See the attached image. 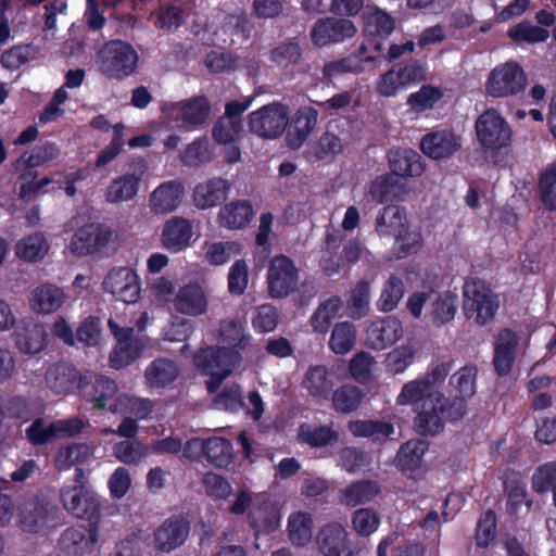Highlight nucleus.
<instances>
[{"mask_svg": "<svg viewBox=\"0 0 556 556\" xmlns=\"http://www.w3.org/2000/svg\"><path fill=\"white\" fill-rule=\"evenodd\" d=\"M240 253L241 247L235 241L207 242L204 245V260L213 266L224 265Z\"/></svg>", "mask_w": 556, "mask_h": 556, "instance_id": "55", "label": "nucleus"}, {"mask_svg": "<svg viewBox=\"0 0 556 556\" xmlns=\"http://www.w3.org/2000/svg\"><path fill=\"white\" fill-rule=\"evenodd\" d=\"M65 294L56 286L42 285L33 290L29 304L34 312L49 314L58 311L64 303Z\"/></svg>", "mask_w": 556, "mask_h": 556, "instance_id": "38", "label": "nucleus"}, {"mask_svg": "<svg viewBox=\"0 0 556 556\" xmlns=\"http://www.w3.org/2000/svg\"><path fill=\"white\" fill-rule=\"evenodd\" d=\"M289 123L288 109L280 103H270L249 115V128L264 139H276Z\"/></svg>", "mask_w": 556, "mask_h": 556, "instance_id": "8", "label": "nucleus"}, {"mask_svg": "<svg viewBox=\"0 0 556 556\" xmlns=\"http://www.w3.org/2000/svg\"><path fill=\"white\" fill-rule=\"evenodd\" d=\"M477 369L473 366H464L450 379L451 401H462L464 415L467 409V400L476 393Z\"/></svg>", "mask_w": 556, "mask_h": 556, "instance_id": "37", "label": "nucleus"}, {"mask_svg": "<svg viewBox=\"0 0 556 556\" xmlns=\"http://www.w3.org/2000/svg\"><path fill=\"white\" fill-rule=\"evenodd\" d=\"M406 224L408 222L405 210L396 205H388L378 213L375 229L380 237H391Z\"/></svg>", "mask_w": 556, "mask_h": 556, "instance_id": "43", "label": "nucleus"}, {"mask_svg": "<svg viewBox=\"0 0 556 556\" xmlns=\"http://www.w3.org/2000/svg\"><path fill=\"white\" fill-rule=\"evenodd\" d=\"M112 239L111 229L98 223L87 224L72 237L68 250L76 256H86L104 249Z\"/></svg>", "mask_w": 556, "mask_h": 556, "instance_id": "13", "label": "nucleus"}, {"mask_svg": "<svg viewBox=\"0 0 556 556\" xmlns=\"http://www.w3.org/2000/svg\"><path fill=\"white\" fill-rule=\"evenodd\" d=\"M138 62L135 49L122 40H111L97 53L98 70L108 78L123 79L130 76Z\"/></svg>", "mask_w": 556, "mask_h": 556, "instance_id": "5", "label": "nucleus"}, {"mask_svg": "<svg viewBox=\"0 0 556 556\" xmlns=\"http://www.w3.org/2000/svg\"><path fill=\"white\" fill-rule=\"evenodd\" d=\"M380 492L379 485L372 481H359L353 483L340 493L341 504L355 507L370 502Z\"/></svg>", "mask_w": 556, "mask_h": 556, "instance_id": "50", "label": "nucleus"}, {"mask_svg": "<svg viewBox=\"0 0 556 556\" xmlns=\"http://www.w3.org/2000/svg\"><path fill=\"white\" fill-rule=\"evenodd\" d=\"M267 282L269 294L273 298L288 296L298 288V268L289 257L275 256L269 263Z\"/></svg>", "mask_w": 556, "mask_h": 556, "instance_id": "11", "label": "nucleus"}, {"mask_svg": "<svg viewBox=\"0 0 556 556\" xmlns=\"http://www.w3.org/2000/svg\"><path fill=\"white\" fill-rule=\"evenodd\" d=\"M108 325L117 340L110 354V364L116 369L126 367L140 356L146 342L142 338L134 337V329L130 327L121 328L113 319H109Z\"/></svg>", "mask_w": 556, "mask_h": 556, "instance_id": "10", "label": "nucleus"}, {"mask_svg": "<svg viewBox=\"0 0 556 556\" xmlns=\"http://www.w3.org/2000/svg\"><path fill=\"white\" fill-rule=\"evenodd\" d=\"M356 31V26L350 20L324 17L314 24L311 39L315 46L324 47L350 39L355 36Z\"/></svg>", "mask_w": 556, "mask_h": 556, "instance_id": "14", "label": "nucleus"}, {"mask_svg": "<svg viewBox=\"0 0 556 556\" xmlns=\"http://www.w3.org/2000/svg\"><path fill=\"white\" fill-rule=\"evenodd\" d=\"M403 332V325L399 318H378L370 321L365 329L366 345L372 350H384L399 341Z\"/></svg>", "mask_w": 556, "mask_h": 556, "instance_id": "15", "label": "nucleus"}, {"mask_svg": "<svg viewBox=\"0 0 556 556\" xmlns=\"http://www.w3.org/2000/svg\"><path fill=\"white\" fill-rule=\"evenodd\" d=\"M93 457V448L86 443H71L61 446L54 455V466L58 470H68L72 467L88 464Z\"/></svg>", "mask_w": 556, "mask_h": 556, "instance_id": "35", "label": "nucleus"}, {"mask_svg": "<svg viewBox=\"0 0 556 556\" xmlns=\"http://www.w3.org/2000/svg\"><path fill=\"white\" fill-rule=\"evenodd\" d=\"M458 307V296L451 291H444L432 296L430 308L425 315L435 326H443L452 321Z\"/></svg>", "mask_w": 556, "mask_h": 556, "instance_id": "32", "label": "nucleus"}, {"mask_svg": "<svg viewBox=\"0 0 556 556\" xmlns=\"http://www.w3.org/2000/svg\"><path fill=\"white\" fill-rule=\"evenodd\" d=\"M521 351V337L510 329L502 330L494 343L493 364L500 376L507 375Z\"/></svg>", "mask_w": 556, "mask_h": 556, "instance_id": "21", "label": "nucleus"}, {"mask_svg": "<svg viewBox=\"0 0 556 556\" xmlns=\"http://www.w3.org/2000/svg\"><path fill=\"white\" fill-rule=\"evenodd\" d=\"M498 307V295L484 280L469 279L464 283L462 309L467 319L485 326L495 318Z\"/></svg>", "mask_w": 556, "mask_h": 556, "instance_id": "4", "label": "nucleus"}, {"mask_svg": "<svg viewBox=\"0 0 556 556\" xmlns=\"http://www.w3.org/2000/svg\"><path fill=\"white\" fill-rule=\"evenodd\" d=\"M180 376L179 365L169 358L159 357L151 362L144 371L147 386L151 389H164Z\"/></svg>", "mask_w": 556, "mask_h": 556, "instance_id": "31", "label": "nucleus"}, {"mask_svg": "<svg viewBox=\"0 0 556 556\" xmlns=\"http://www.w3.org/2000/svg\"><path fill=\"white\" fill-rule=\"evenodd\" d=\"M392 175L396 177H415L424 172L421 156L412 149H399L389 152Z\"/></svg>", "mask_w": 556, "mask_h": 556, "instance_id": "34", "label": "nucleus"}, {"mask_svg": "<svg viewBox=\"0 0 556 556\" xmlns=\"http://www.w3.org/2000/svg\"><path fill=\"white\" fill-rule=\"evenodd\" d=\"M49 251V243L41 232L22 238L15 245V254L26 262L41 261Z\"/></svg>", "mask_w": 556, "mask_h": 556, "instance_id": "48", "label": "nucleus"}, {"mask_svg": "<svg viewBox=\"0 0 556 556\" xmlns=\"http://www.w3.org/2000/svg\"><path fill=\"white\" fill-rule=\"evenodd\" d=\"M460 146L459 137L447 130H438L429 134L420 142L424 153L434 160L450 157Z\"/></svg>", "mask_w": 556, "mask_h": 556, "instance_id": "30", "label": "nucleus"}, {"mask_svg": "<svg viewBox=\"0 0 556 556\" xmlns=\"http://www.w3.org/2000/svg\"><path fill=\"white\" fill-rule=\"evenodd\" d=\"M59 497L63 508L75 518L90 521L100 514L99 495L88 485L81 468L75 470L73 484L60 489Z\"/></svg>", "mask_w": 556, "mask_h": 556, "instance_id": "3", "label": "nucleus"}, {"mask_svg": "<svg viewBox=\"0 0 556 556\" xmlns=\"http://www.w3.org/2000/svg\"><path fill=\"white\" fill-rule=\"evenodd\" d=\"M431 391L421 377L405 382L396 396V404L401 406L419 407L424 401L427 400L429 394L434 393Z\"/></svg>", "mask_w": 556, "mask_h": 556, "instance_id": "53", "label": "nucleus"}, {"mask_svg": "<svg viewBox=\"0 0 556 556\" xmlns=\"http://www.w3.org/2000/svg\"><path fill=\"white\" fill-rule=\"evenodd\" d=\"M109 410L113 414L127 415L136 420H141L151 413L152 405L149 400L118 394L109 406Z\"/></svg>", "mask_w": 556, "mask_h": 556, "instance_id": "46", "label": "nucleus"}, {"mask_svg": "<svg viewBox=\"0 0 556 556\" xmlns=\"http://www.w3.org/2000/svg\"><path fill=\"white\" fill-rule=\"evenodd\" d=\"M404 294V283L401 278L391 276L384 282L380 296L377 301V307L380 312H392L400 303Z\"/></svg>", "mask_w": 556, "mask_h": 556, "instance_id": "56", "label": "nucleus"}, {"mask_svg": "<svg viewBox=\"0 0 556 556\" xmlns=\"http://www.w3.org/2000/svg\"><path fill=\"white\" fill-rule=\"evenodd\" d=\"M80 377L73 366L59 363L47 370L46 383L55 394H66L78 387Z\"/></svg>", "mask_w": 556, "mask_h": 556, "instance_id": "33", "label": "nucleus"}, {"mask_svg": "<svg viewBox=\"0 0 556 556\" xmlns=\"http://www.w3.org/2000/svg\"><path fill=\"white\" fill-rule=\"evenodd\" d=\"M162 110L185 124L199 126L207 119L211 106L205 97H195L186 101L166 103Z\"/></svg>", "mask_w": 556, "mask_h": 556, "instance_id": "22", "label": "nucleus"}, {"mask_svg": "<svg viewBox=\"0 0 556 556\" xmlns=\"http://www.w3.org/2000/svg\"><path fill=\"white\" fill-rule=\"evenodd\" d=\"M99 531L93 526H74L63 531L59 544L70 556H85L94 551Z\"/></svg>", "mask_w": 556, "mask_h": 556, "instance_id": "17", "label": "nucleus"}, {"mask_svg": "<svg viewBox=\"0 0 556 556\" xmlns=\"http://www.w3.org/2000/svg\"><path fill=\"white\" fill-rule=\"evenodd\" d=\"M205 458L216 467H226L232 458V445L223 438L206 440Z\"/></svg>", "mask_w": 556, "mask_h": 556, "instance_id": "60", "label": "nucleus"}, {"mask_svg": "<svg viewBox=\"0 0 556 556\" xmlns=\"http://www.w3.org/2000/svg\"><path fill=\"white\" fill-rule=\"evenodd\" d=\"M349 430L354 437L381 440L394 433V426L381 420H353L349 424Z\"/></svg>", "mask_w": 556, "mask_h": 556, "instance_id": "54", "label": "nucleus"}, {"mask_svg": "<svg viewBox=\"0 0 556 556\" xmlns=\"http://www.w3.org/2000/svg\"><path fill=\"white\" fill-rule=\"evenodd\" d=\"M528 84L525 71L515 62H506L494 67L485 83L488 94L505 98L523 91Z\"/></svg>", "mask_w": 556, "mask_h": 556, "instance_id": "6", "label": "nucleus"}, {"mask_svg": "<svg viewBox=\"0 0 556 556\" xmlns=\"http://www.w3.org/2000/svg\"><path fill=\"white\" fill-rule=\"evenodd\" d=\"M176 312L197 317L206 313L208 307L207 296L203 287L198 282H188L181 286L173 298Z\"/></svg>", "mask_w": 556, "mask_h": 556, "instance_id": "20", "label": "nucleus"}, {"mask_svg": "<svg viewBox=\"0 0 556 556\" xmlns=\"http://www.w3.org/2000/svg\"><path fill=\"white\" fill-rule=\"evenodd\" d=\"M334 383V374L324 365L309 366L302 380L303 389L317 403H325L329 400Z\"/></svg>", "mask_w": 556, "mask_h": 556, "instance_id": "24", "label": "nucleus"}, {"mask_svg": "<svg viewBox=\"0 0 556 556\" xmlns=\"http://www.w3.org/2000/svg\"><path fill=\"white\" fill-rule=\"evenodd\" d=\"M53 508L48 503L28 501L23 504L18 517L22 528L28 532H37L49 521Z\"/></svg>", "mask_w": 556, "mask_h": 556, "instance_id": "36", "label": "nucleus"}, {"mask_svg": "<svg viewBox=\"0 0 556 556\" xmlns=\"http://www.w3.org/2000/svg\"><path fill=\"white\" fill-rule=\"evenodd\" d=\"M342 305V300L336 295H332L320 302L309 319V324L314 332L326 334L332 320L341 311Z\"/></svg>", "mask_w": 556, "mask_h": 556, "instance_id": "44", "label": "nucleus"}, {"mask_svg": "<svg viewBox=\"0 0 556 556\" xmlns=\"http://www.w3.org/2000/svg\"><path fill=\"white\" fill-rule=\"evenodd\" d=\"M243 131L241 119H230L222 116L215 123L212 135L216 142L220 144L232 143Z\"/></svg>", "mask_w": 556, "mask_h": 556, "instance_id": "62", "label": "nucleus"}, {"mask_svg": "<svg viewBox=\"0 0 556 556\" xmlns=\"http://www.w3.org/2000/svg\"><path fill=\"white\" fill-rule=\"evenodd\" d=\"M414 409V428L422 435L439 434L446 421H457L464 417L462 401H450L440 391L429 394L427 400Z\"/></svg>", "mask_w": 556, "mask_h": 556, "instance_id": "2", "label": "nucleus"}, {"mask_svg": "<svg viewBox=\"0 0 556 556\" xmlns=\"http://www.w3.org/2000/svg\"><path fill=\"white\" fill-rule=\"evenodd\" d=\"M370 283L361 280L352 289L349 300L350 317L361 319L365 317L370 309Z\"/></svg>", "mask_w": 556, "mask_h": 556, "instance_id": "57", "label": "nucleus"}, {"mask_svg": "<svg viewBox=\"0 0 556 556\" xmlns=\"http://www.w3.org/2000/svg\"><path fill=\"white\" fill-rule=\"evenodd\" d=\"M60 148L53 142H46L37 146L31 153H24L13 163L14 170H22L27 167H38L58 159Z\"/></svg>", "mask_w": 556, "mask_h": 556, "instance_id": "51", "label": "nucleus"}, {"mask_svg": "<svg viewBox=\"0 0 556 556\" xmlns=\"http://www.w3.org/2000/svg\"><path fill=\"white\" fill-rule=\"evenodd\" d=\"M103 290L117 301L136 303L140 298L141 280L137 271L128 266L113 267L102 282Z\"/></svg>", "mask_w": 556, "mask_h": 556, "instance_id": "9", "label": "nucleus"}, {"mask_svg": "<svg viewBox=\"0 0 556 556\" xmlns=\"http://www.w3.org/2000/svg\"><path fill=\"white\" fill-rule=\"evenodd\" d=\"M78 388L81 396L92 403L96 408L108 409L109 400L116 397L117 386L115 381L105 376L87 374L80 377Z\"/></svg>", "mask_w": 556, "mask_h": 556, "instance_id": "16", "label": "nucleus"}, {"mask_svg": "<svg viewBox=\"0 0 556 556\" xmlns=\"http://www.w3.org/2000/svg\"><path fill=\"white\" fill-rule=\"evenodd\" d=\"M394 29L393 18L379 9L365 12V31L369 35L388 36Z\"/></svg>", "mask_w": 556, "mask_h": 556, "instance_id": "61", "label": "nucleus"}, {"mask_svg": "<svg viewBox=\"0 0 556 556\" xmlns=\"http://www.w3.org/2000/svg\"><path fill=\"white\" fill-rule=\"evenodd\" d=\"M479 143L486 150H500L507 147L513 137L508 123L496 110H488L476 122Z\"/></svg>", "mask_w": 556, "mask_h": 556, "instance_id": "7", "label": "nucleus"}, {"mask_svg": "<svg viewBox=\"0 0 556 556\" xmlns=\"http://www.w3.org/2000/svg\"><path fill=\"white\" fill-rule=\"evenodd\" d=\"M426 70L419 63L393 66L377 81V91L383 97H393L413 84L426 80Z\"/></svg>", "mask_w": 556, "mask_h": 556, "instance_id": "12", "label": "nucleus"}, {"mask_svg": "<svg viewBox=\"0 0 556 556\" xmlns=\"http://www.w3.org/2000/svg\"><path fill=\"white\" fill-rule=\"evenodd\" d=\"M217 341L223 348L207 346L198 351L193 356L194 365L205 375L211 376L206 382L207 391L215 392L222 382L239 366L241 355L250 337L245 334L241 321L224 319L217 330Z\"/></svg>", "mask_w": 556, "mask_h": 556, "instance_id": "1", "label": "nucleus"}, {"mask_svg": "<svg viewBox=\"0 0 556 556\" xmlns=\"http://www.w3.org/2000/svg\"><path fill=\"white\" fill-rule=\"evenodd\" d=\"M357 329L351 321L344 320L332 328L328 346L338 355L349 353L356 344Z\"/></svg>", "mask_w": 556, "mask_h": 556, "instance_id": "49", "label": "nucleus"}, {"mask_svg": "<svg viewBox=\"0 0 556 556\" xmlns=\"http://www.w3.org/2000/svg\"><path fill=\"white\" fill-rule=\"evenodd\" d=\"M185 197V188L177 180H169L157 186L148 199V206L155 215H166L178 210Z\"/></svg>", "mask_w": 556, "mask_h": 556, "instance_id": "19", "label": "nucleus"}, {"mask_svg": "<svg viewBox=\"0 0 556 556\" xmlns=\"http://www.w3.org/2000/svg\"><path fill=\"white\" fill-rule=\"evenodd\" d=\"M288 538L294 546H305L313 538L314 521L309 513L294 511L288 518Z\"/></svg>", "mask_w": 556, "mask_h": 556, "instance_id": "40", "label": "nucleus"}, {"mask_svg": "<svg viewBox=\"0 0 556 556\" xmlns=\"http://www.w3.org/2000/svg\"><path fill=\"white\" fill-rule=\"evenodd\" d=\"M212 160L210 142L207 139L200 138L184 150L181 161L187 166L197 167Z\"/></svg>", "mask_w": 556, "mask_h": 556, "instance_id": "63", "label": "nucleus"}, {"mask_svg": "<svg viewBox=\"0 0 556 556\" xmlns=\"http://www.w3.org/2000/svg\"><path fill=\"white\" fill-rule=\"evenodd\" d=\"M349 543L350 541L348 531L342 525L338 522L325 525L318 531L316 536V544L323 556L344 547V545Z\"/></svg>", "mask_w": 556, "mask_h": 556, "instance_id": "41", "label": "nucleus"}, {"mask_svg": "<svg viewBox=\"0 0 556 556\" xmlns=\"http://www.w3.org/2000/svg\"><path fill=\"white\" fill-rule=\"evenodd\" d=\"M363 399L362 391L352 384H345L333 391L332 405L337 412L348 414L355 410Z\"/></svg>", "mask_w": 556, "mask_h": 556, "instance_id": "58", "label": "nucleus"}, {"mask_svg": "<svg viewBox=\"0 0 556 556\" xmlns=\"http://www.w3.org/2000/svg\"><path fill=\"white\" fill-rule=\"evenodd\" d=\"M428 447V442L421 439L407 441L397 452V467L404 472H413L417 470L422 465V458Z\"/></svg>", "mask_w": 556, "mask_h": 556, "instance_id": "42", "label": "nucleus"}, {"mask_svg": "<svg viewBox=\"0 0 556 556\" xmlns=\"http://www.w3.org/2000/svg\"><path fill=\"white\" fill-rule=\"evenodd\" d=\"M149 453L150 447L139 440H124L113 446V455L126 465H139Z\"/></svg>", "mask_w": 556, "mask_h": 556, "instance_id": "52", "label": "nucleus"}, {"mask_svg": "<svg viewBox=\"0 0 556 556\" xmlns=\"http://www.w3.org/2000/svg\"><path fill=\"white\" fill-rule=\"evenodd\" d=\"M192 235L191 223L185 217L174 216L163 225L161 241L167 251L178 253L190 244Z\"/></svg>", "mask_w": 556, "mask_h": 556, "instance_id": "26", "label": "nucleus"}, {"mask_svg": "<svg viewBox=\"0 0 556 556\" xmlns=\"http://www.w3.org/2000/svg\"><path fill=\"white\" fill-rule=\"evenodd\" d=\"M418 346L414 340L396 346L387 354L386 369L392 375L403 374L415 361Z\"/></svg>", "mask_w": 556, "mask_h": 556, "instance_id": "47", "label": "nucleus"}, {"mask_svg": "<svg viewBox=\"0 0 556 556\" xmlns=\"http://www.w3.org/2000/svg\"><path fill=\"white\" fill-rule=\"evenodd\" d=\"M230 188V182L222 177L202 181L193 190L194 205L201 210L214 207L226 200Z\"/></svg>", "mask_w": 556, "mask_h": 556, "instance_id": "28", "label": "nucleus"}, {"mask_svg": "<svg viewBox=\"0 0 556 556\" xmlns=\"http://www.w3.org/2000/svg\"><path fill=\"white\" fill-rule=\"evenodd\" d=\"M410 188L407 182L394 175H381L369 186V195L378 203L403 202L409 198Z\"/></svg>", "mask_w": 556, "mask_h": 556, "instance_id": "25", "label": "nucleus"}, {"mask_svg": "<svg viewBox=\"0 0 556 556\" xmlns=\"http://www.w3.org/2000/svg\"><path fill=\"white\" fill-rule=\"evenodd\" d=\"M253 216L248 201H233L223 206L218 213L219 225L227 229H240L247 226Z\"/></svg>", "mask_w": 556, "mask_h": 556, "instance_id": "39", "label": "nucleus"}, {"mask_svg": "<svg viewBox=\"0 0 556 556\" xmlns=\"http://www.w3.org/2000/svg\"><path fill=\"white\" fill-rule=\"evenodd\" d=\"M379 525L380 517L371 508H358L352 515L353 529L362 536H368L376 532Z\"/></svg>", "mask_w": 556, "mask_h": 556, "instance_id": "64", "label": "nucleus"}, {"mask_svg": "<svg viewBox=\"0 0 556 556\" xmlns=\"http://www.w3.org/2000/svg\"><path fill=\"white\" fill-rule=\"evenodd\" d=\"M249 522L257 533H269L280 525V513L276 504L265 496L254 498L249 511Z\"/></svg>", "mask_w": 556, "mask_h": 556, "instance_id": "27", "label": "nucleus"}, {"mask_svg": "<svg viewBox=\"0 0 556 556\" xmlns=\"http://www.w3.org/2000/svg\"><path fill=\"white\" fill-rule=\"evenodd\" d=\"M14 343L23 354H38L48 345V332L42 324L33 318L22 319L14 332Z\"/></svg>", "mask_w": 556, "mask_h": 556, "instance_id": "18", "label": "nucleus"}, {"mask_svg": "<svg viewBox=\"0 0 556 556\" xmlns=\"http://www.w3.org/2000/svg\"><path fill=\"white\" fill-rule=\"evenodd\" d=\"M143 173L144 166L113 179L105 189V201L117 204L132 200L139 191Z\"/></svg>", "mask_w": 556, "mask_h": 556, "instance_id": "29", "label": "nucleus"}, {"mask_svg": "<svg viewBox=\"0 0 556 556\" xmlns=\"http://www.w3.org/2000/svg\"><path fill=\"white\" fill-rule=\"evenodd\" d=\"M539 198L546 208L556 211V163L547 165L540 174Z\"/></svg>", "mask_w": 556, "mask_h": 556, "instance_id": "59", "label": "nucleus"}, {"mask_svg": "<svg viewBox=\"0 0 556 556\" xmlns=\"http://www.w3.org/2000/svg\"><path fill=\"white\" fill-rule=\"evenodd\" d=\"M189 534L186 521L166 519L153 533V547L161 553H170L185 543Z\"/></svg>", "mask_w": 556, "mask_h": 556, "instance_id": "23", "label": "nucleus"}, {"mask_svg": "<svg viewBox=\"0 0 556 556\" xmlns=\"http://www.w3.org/2000/svg\"><path fill=\"white\" fill-rule=\"evenodd\" d=\"M339 433L331 426H312L303 424L298 430V439L301 443L312 447H324L339 441Z\"/></svg>", "mask_w": 556, "mask_h": 556, "instance_id": "45", "label": "nucleus"}]
</instances>
